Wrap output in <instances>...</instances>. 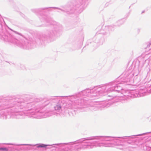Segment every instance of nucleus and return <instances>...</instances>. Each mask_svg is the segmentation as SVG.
<instances>
[{
    "mask_svg": "<svg viewBox=\"0 0 151 151\" xmlns=\"http://www.w3.org/2000/svg\"><path fill=\"white\" fill-rule=\"evenodd\" d=\"M48 145H45L44 144H41L37 146V147L38 148L39 147H46V146H48Z\"/></svg>",
    "mask_w": 151,
    "mask_h": 151,
    "instance_id": "1",
    "label": "nucleus"
},
{
    "mask_svg": "<svg viewBox=\"0 0 151 151\" xmlns=\"http://www.w3.org/2000/svg\"><path fill=\"white\" fill-rule=\"evenodd\" d=\"M55 110L60 109H61V106L60 105H57L55 107Z\"/></svg>",
    "mask_w": 151,
    "mask_h": 151,
    "instance_id": "2",
    "label": "nucleus"
},
{
    "mask_svg": "<svg viewBox=\"0 0 151 151\" xmlns=\"http://www.w3.org/2000/svg\"><path fill=\"white\" fill-rule=\"evenodd\" d=\"M8 149L6 147L0 148V150H2L3 151H8Z\"/></svg>",
    "mask_w": 151,
    "mask_h": 151,
    "instance_id": "3",
    "label": "nucleus"
},
{
    "mask_svg": "<svg viewBox=\"0 0 151 151\" xmlns=\"http://www.w3.org/2000/svg\"><path fill=\"white\" fill-rule=\"evenodd\" d=\"M7 144V145H12V144H9V143H6V144Z\"/></svg>",
    "mask_w": 151,
    "mask_h": 151,
    "instance_id": "4",
    "label": "nucleus"
}]
</instances>
